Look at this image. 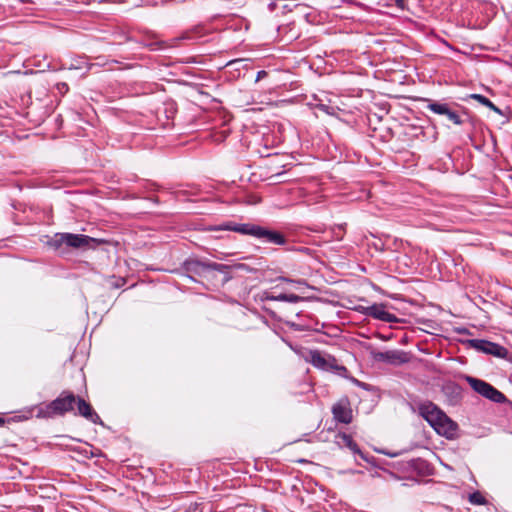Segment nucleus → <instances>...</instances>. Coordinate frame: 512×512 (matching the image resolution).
I'll return each instance as SVG.
<instances>
[{
    "label": "nucleus",
    "mask_w": 512,
    "mask_h": 512,
    "mask_svg": "<svg viewBox=\"0 0 512 512\" xmlns=\"http://www.w3.org/2000/svg\"><path fill=\"white\" fill-rule=\"evenodd\" d=\"M260 300L261 301H277V295H274L268 291H264L260 295Z\"/></svg>",
    "instance_id": "nucleus-23"
},
{
    "label": "nucleus",
    "mask_w": 512,
    "mask_h": 512,
    "mask_svg": "<svg viewBox=\"0 0 512 512\" xmlns=\"http://www.w3.org/2000/svg\"><path fill=\"white\" fill-rule=\"evenodd\" d=\"M256 239L260 240L262 243L275 246H286L288 244L287 237L281 231L261 225H259Z\"/></svg>",
    "instance_id": "nucleus-8"
},
{
    "label": "nucleus",
    "mask_w": 512,
    "mask_h": 512,
    "mask_svg": "<svg viewBox=\"0 0 512 512\" xmlns=\"http://www.w3.org/2000/svg\"><path fill=\"white\" fill-rule=\"evenodd\" d=\"M5 423V420L0 417V426H2Z\"/></svg>",
    "instance_id": "nucleus-31"
},
{
    "label": "nucleus",
    "mask_w": 512,
    "mask_h": 512,
    "mask_svg": "<svg viewBox=\"0 0 512 512\" xmlns=\"http://www.w3.org/2000/svg\"><path fill=\"white\" fill-rule=\"evenodd\" d=\"M458 428V424L445 414L433 429L447 439H454L457 437Z\"/></svg>",
    "instance_id": "nucleus-12"
},
{
    "label": "nucleus",
    "mask_w": 512,
    "mask_h": 512,
    "mask_svg": "<svg viewBox=\"0 0 512 512\" xmlns=\"http://www.w3.org/2000/svg\"><path fill=\"white\" fill-rule=\"evenodd\" d=\"M236 265H227L211 261H201L198 259H187L184 261L182 268L188 273L187 277L193 281L192 275H197L206 279L212 278L214 272L222 274L221 284L224 285L232 279L231 270L238 268Z\"/></svg>",
    "instance_id": "nucleus-2"
},
{
    "label": "nucleus",
    "mask_w": 512,
    "mask_h": 512,
    "mask_svg": "<svg viewBox=\"0 0 512 512\" xmlns=\"http://www.w3.org/2000/svg\"><path fill=\"white\" fill-rule=\"evenodd\" d=\"M427 109L434 114L443 116L452 125H463L465 124V118L468 117L466 113L459 111L458 105L448 103L429 101Z\"/></svg>",
    "instance_id": "nucleus-4"
},
{
    "label": "nucleus",
    "mask_w": 512,
    "mask_h": 512,
    "mask_svg": "<svg viewBox=\"0 0 512 512\" xmlns=\"http://www.w3.org/2000/svg\"><path fill=\"white\" fill-rule=\"evenodd\" d=\"M56 87H57V90H58L60 93H62V94L67 93V92H68V90H69V87H68L67 83H65V82H60V83H58V84L56 85Z\"/></svg>",
    "instance_id": "nucleus-24"
},
{
    "label": "nucleus",
    "mask_w": 512,
    "mask_h": 512,
    "mask_svg": "<svg viewBox=\"0 0 512 512\" xmlns=\"http://www.w3.org/2000/svg\"><path fill=\"white\" fill-rule=\"evenodd\" d=\"M469 501L474 505H484L486 503V499L479 491L471 493L469 495Z\"/></svg>",
    "instance_id": "nucleus-21"
},
{
    "label": "nucleus",
    "mask_w": 512,
    "mask_h": 512,
    "mask_svg": "<svg viewBox=\"0 0 512 512\" xmlns=\"http://www.w3.org/2000/svg\"><path fill=\"white\" fill-rule=\"evenodd\" d=\"M443 392L453 402H458L461 399L462 388L455 382H448L443 386Z\"/></svg>",
    "instance_id": "nucleus-17"
},
{
    "label": "nucleus",
    "mask_w": 512,
    "mask_h": 512,
    "mask_svg": "<svg viewBox=\"0 0 512 512\" xmlns=\"http://www.w3.org/2000/svg\"><path fill=\"white\" fill-rule=\"evenodd\" d=\"M468 137H469V138H470V140L473 142L474 134H468Z\"/></svg>",
    "instance_id": "nucleus-32"
},
{
    "label": "nucleus",
    "mask_w": 512,
    "mask_h": 512,
    "mask_svg": "<svg viewBox=\"0 0 512 512\" xmlns=\"http://www.w3.org/2000/svg\"><path fill=\"white\" fill-rule=\"evenodd\" d=\"M386 455L390 456V457H395L397 456L398 454L397 453H385Z\"/></svg>",
    "instance_id": "nucleus-30"
},
{
    "label": "nucleus",
    "mask_w": 512,
    "mask_h": 512,
    "mask_svg": "<svg viewBox=\"0 0 512 512\" xmlns=\"http://www.w3.org/2000/svg\"><path fill=\"white\" fill-rule=\"evenodd\" d=\"M474 146H475V148H477V149H480V148H481V146H480V145H478V144H474Z\"/></svg>",
    "instance_id": "nucleus-33"
},
{
    "label": "nucleus",
    "mask_w": 512,
    "mask_h": 512,
    "mask_svg": "<svg viewBox=\"0 0 512 512\" xmlns=\"http://www.w3.org/2000/svg\"><path fill=\"white\" fill-rule=\"evenodd\" d=\"M420 415L434 428L445 413L432 402H427L419 407Z\"/></svg>",
    "instance_id": "nucleus-11"
},
{
    "label": "nucleus",
    "mask_w": 512,
    "mask_h": 512,
    "mask_svg": "<svg viewBox=\"0 0 512 512\" xmlns=\"http://www.w3.org/2000/svg\"><path fill=\"white\" fill-rule=\"evenodd\" d=\"M96 242L95 238L84 234L56 233L48 244L55 250H58L63 245L74 249L88 248L91 243Z\"/></svg>",
    "instance_id": "nucleus-3"
},
{
    "label": "nucleus",
    "mask_w": 512,
    "mask_h": 512,
    "mask_svg": "<svg viewBox=\"0 0 512 512\" xmlns=\"http://www.w3.org/2000/svg\"><path fill=\"white\" fill-rule=\"evenodd\" d=\"M361 312L368 317H372L383 322H398L396 315L388 312L386 310V305L383 303H374L371 306L363 307Z\"/></svg>",
    "instance_id": "nucleus-9"
},
{
    "label": "nucleus",
    "mask_w": 512,
    "mask_h": 512,
    "mask_svg": "<svg viewBox=\"0 0 512 512\" xmlns=\"http://www.w3.org/2000/svg\"><path fill=\"white\" fill-rule=\"evenodd\" d=\"M149 188L150 189H156L157 185L155 183H149Z\"/></svg>",
    "instance_id": "nucleus-28"
},
{
    "label": "nucleus",
    "mask_w": 512,
    "mask_h": 512,
    "mask_svg": "<svg viewBox=\"0 0 512 512\" xmlns=\"http://www.w3.org/2000/svg\"><path fill=\"white\" fill-rule=\"evenodd\" d=\"M267 72L265 70H261L257 73L256 76V82L260 81L261 79L265 78L267 76Z\"/></svg>",
    "instance_id": "nucleus-25"
},
{
    "label": "nucleus",
    "mask_w": 512,
    "mask_h": 512,
    "mask_svg": "<svg viewBox=\"0 0 512 512\" xmlns=\"http://www.w3.org/2000/svg\"><path fill=\"white\" fill-rule=\"evenodd\" d=\"M240 61H241V60H238V59H237V60H233V61H230V62L228 63V65H233V64L238 63V62H240Z\"/></svg>",
    "instance_id": "nucleus-29"
},
{
    "label": "nucleus",
    "mask_w": 512,
    "mask_h": 512,
    "mask_svg": "<svg viewBox=\"0 0 512 512\" xmlns=\"http://www.w3.org/2000/svg\"><path fill=\"white\" fill-rule=\"evenodd\" d=\"M259 225L253 223H236L227 221L220 225L209 226L208 231H233L256 238Z\"/></svg>",
    "instance_id": "nucleus-7"
},
{
    "label": "nucleus",
    "mask_w": 512,
    "mask_h": 512,
    "mask_svg": "<svg viewBox=\"0 0 512 512\" xmlns=\"http://www.w3.org/2000/svg\"><path fill=\"white\" fill-rule=\"evenodd\" d=\"M303 298L296 294H287V293H280L277 295V301L280 302H289V303H298Z\"/></svg>",
    "instance_id": "nucleus-19"
},
{
    "label": "nucleus",
    "mask_w": 512,
    "mask_h": 512,
    "mask_svg": "<svg viewBox=\"0 0 512 512\" xmlns=\"http://www.w3.org/2000/svg\"><path fill=\"white\" fill-rule=\"evenodd\" d=\"M339 439V444L346 446L354 455H358L362 460L370 462L367 455L359 448L358 444L353 440L351 435L343 433L339 435Z\"/></svg>",
    "instance_id": "nucleus-16"
},
{
    "label": "nucleus",
    "mask_w": 512,
    "mask_h": 512,
    "mask_svg": "<svg viewBox=\"0 0 512 512\" xmlns=\"http://www.w3.org/2000/svg\"><path fill=\"white\" fill-rule=\"evenodd\" d=\"M155 203H158V199H152Z\"/></svg>",
    "instance_id": "nucleus-34"
},
{
    "label": "nucleus",
    "mask_w": 512,
    "mask_h": 512,
    "mask_svg": "<svg viewBox=\"0 0 512 512\" xmlns=\"http://www.w3.org/2000/svg\"><path fill=\"white\" fill-rule=\"evenodd\" d=\"M487 133H488V136H489V140L491 141L492 145L494 146L495 145V138L492 134V130H487Z\"/></svg>",
    "instance_id": "nucleus-27"
},
{
    "label": "nucleus",
    "mask_w": 512,
    "mask_h": 512,
    "mask_svg": "<svg viewBox=\"0 0 512 512\" xmlns=\"http://www.w3.org/2000/svg\"><path fill=\"white\" fill-rule=\"evenodd\" d=\"M410 464H411V467H413L414 469H417L419 471H422V472H426L429 470L428 462L421 458L412 459Z\"/></svg>",
    "instance_id": "nucleus-20"
},
{
    "label": "nucleus",
    "mask_w": 512,
    "mask_h": 512,
    "mask_svg": "<svg viewBox=\"0 0 512 512\" xmlns=\"http://www.w3.org/2000/svg\"><path fill=\"white\" fill-rule=\"evenodd\" d=\"M466 343L469 347L484 354L492 355L500 359H507L508 357V350L498 343L486 339H469Z\"/></svg>",
    "instance_id": "nucleus-6"
},
{
    "label": "nucleus",
    "mask_w": 512,
    "mask_h": 512,
    "mask_svg": "<svg viewBox=\"0 0 512 512\" xmlns=\"http://www.w3.org/2000/svg\"><path fill=\"white\" fill-rule=\"evenodd\" d=\"M330 368L331 369L329 370V372H331L339 377L349 380L355 386H357L365 391L371 390V386L368 383L362 382V381L358 380L357 378L351 376L348 369L344 365L339 364L337 359H335L333 365L330 366Z\"/></svg>",
    "instance_id": "nucleus-13"
},
{
    "label": "nucleus",
    "mask_w": 512,
    "mask_h": 512,
    "mask_svg": "<svg viewBox=\"0 0 512 512\" xmlns=\"http://www.w3.org/2000/svg\"><path fill=\"white\" fill-rule=\"evenodd\" d=\"M309 362L317 369L329 372L330 366L333 365L335 357L332 355H323L319 350H310Z\"/></svg>",
    "instance_id": "nucleus-14"
},
{
    "label": "nucleus",
    "mask_w": 512,
    "mask_h": 512,
    "mask_svg": "<svg viewBox=\"0 0 512 512\" xmlns=\"http://www.w3.org/2000/svg\"><path fill=\"white\" fill-rule=\"evenodd\" d=\"M228 131L229 130H220V131L216 132L215 134H211V137L213 138L214 141L222 142L227 138Z\"/></svg>",
    "instance_id": "nucleus-22"
},
{
    "label": "nucleus",
    "mask_w": 512,
    "mask_h": 512,
    "mask_svg": "<svg viewBox=\"0 0 512 512\" xmlns=\"http://www.w3.org/2000/svg\"><path fill=\"white\" fill-rule=\"evenodd\" d=\"M465 380L476 393L480 394L484 398L498 404H502L507 401L506 396L490 383L472 376H465Z\"/></svg>",
    "instance_id": "nucleus-5"
},
{
    "label": "nucleus",
    "mask_w": 512,
    "mask_h": 512,
    "mask_svg": "<svg viewBox=\"0 0 512 512\" xmlns=\"http://www.w3.org/2000/svg\"><path fill=\"white\" fill-rule=\"evenodd\" d=\"M372 358L377 362L390 365H401L408 362L407 353L401 350L375 351L372 352Z\"/></svg>",
    "instance_id": "nucleus-10"
},
{
    "label": "nucleus",
    "mask_w": 512,
    "mask_h": 512,
    "mask_svg": "<svg viewBox=\"0 0 512 512\" xmlns=\"http://www.w3.org/2000/svg\"><path fill=\"white\" fill-rule=\"evenodd\" d=\"M468 99H473L475 101H477L478 103H480L481 105H484L486 107H488L489 109L499 113V114H502L501 110L496 107L487 97L481 95V94H470L466 97V100Z\"/></svg>",
    "instance_id": "nucleus-18"
},
{
    "label": "nucleus",
    "mask_w": 512,
    "mask_h": 512,
    "mask_svg": "<svg viewBox=\"0 0 512 512\" xmlns=\"http://www.w3.org/2000/svg\"><path fill=\"white\" fill-rule=\"evenodd\" d=\"M333 418L343 424H349L352 421V410L342 402H338L332 407Z\"/></svg>",
    "instance_id": "nucleus-15"
},
{
    "label": "nucleus",
    "mask_w": 512,
    "mask_h": 512,
    "mask_svg": "<svg viewBox=\"0 0 512 512\" xmlns=\"http://www.w3.org/2000/svg\"><path fill=\"white\" fill-rule=\"evenodd\" d=\"M35 410L37 418L47 419L73 413L75 416H81L93 424L104 426V422L91 404L69 390L62 391L58 397L48 404L36 406Z\"/></svg>",
    "instance_id": "nucleus-1"
},
{
    "label": "nucleus",
    "mask_w": 512,
    "mask_h": 512,
    "mask_svg": "<svg viewBox=\"0 0 512 512\" xmlns=\"http://www.w3.org/2000/svg\"><path fill=\"white\" fill-rule=\"evenodd\" d=\"M395 2V5L398 7V8H401V9H404L405 8V2L406 0H394Z\"/></svg>",
    "instance_id": "nucleus-26"
}]
</instances>
